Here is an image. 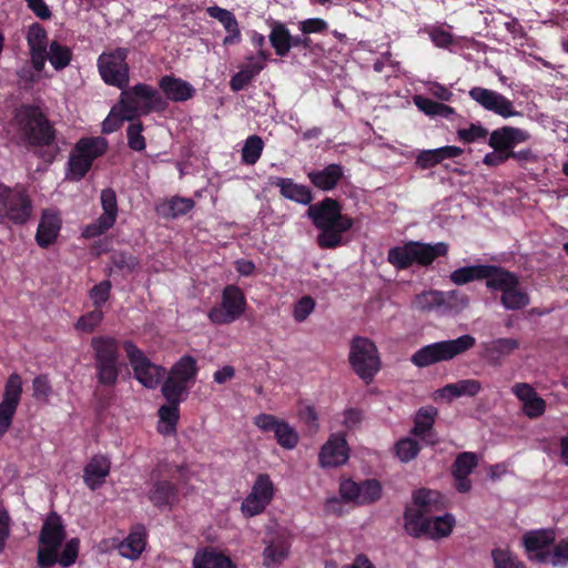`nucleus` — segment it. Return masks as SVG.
Here are the masks:
<instances>
[{
	"instance_id": "1",
	"label": "nucleus",
	"mask_w": 568,
	"mask_h": 568,
	"mask_svg": "<svg viewBox=\"0 0 568 568\" xmlns=\"http://www.w3.org/2000/svg\"><path fill=\"white\" fill-rule=\"evenodd\" d=\"M268 184L277 187L282 197L308 205L306 215L320 231L316 242L321 248L333 250L343 245V235L352 230L354 219L343 213L339 201L327 196L312 204L314 197L311 187L291 178L270 176Z\"/></svg>"
},
{
	"instance_id": "2",
	"label": "nucleus",
	"mask_w": 568,
	"mask_h": 568,
	"mask_svg": "<svg viewBox=\"0 0 568 568\" xmlns=\"http://www.w3.org/2000/svg\"><path fill=\"white\" fill-rule=\"evenodd\" d=\"M14 120L20 138L30 146L45 148L39 152V158L52 163L60 149L55 144V129L41 108L23 104L17 110Z\"/></svg>"
},
{
	"instance_id": "3",
	"label": "nucleus",
	"mask_w": 568,
	"mask_h": 568,
	"mask_svg": "<svg viewBox=\"0 0 568 568\" xmlns=\"http://www.w3.org/2000/svg\"><path fill=\"white\" fill-rule=\"evenodd\" d=\"M90 347L98 386L114 388L124 366L119 339L108 335L93 336Z\"/></svg>"
},
{
	"instance_id": "4",
	"label": "nucleus",
	"mask_w": 568,
	"mask_h": 568,
	"mask_svg": "<svg viewBox=\"0 0 568 568\" xmlns=\"http://www.w3.org/2000/svg\"><path fill=\"white\" fill-rule=\"evenodd\" d=\"M120 90L121 94L116 108L118 112L122 114V119L126 121H133L153 111H162L166 106V102L159 91L149 84L138 83L130 88L126 85Z\"/></svg>"
},
{
	"instance_id": "5",
	"label": "nucleus",
	"mask_w": 568,
	"mask_h": 568,
	"mask_svg": "<svg viewBox=\"0 0 568 568\" xmlns=\"http://www.w3.org/2000/svg\"><path fill=\"white\" fill-rule=\"evenodd\" d=\"M475 345L476 338L469 334H465L455 339L435 342L420 347L412 355L410 362L419 368L428 367L465 354Z\"/></svg>"
},
{
	"instance_id": "6",
	"label": "nucleus",
	"mask_w": 568,
	"mask_h": 568,
	"mask_svg": "<svg viewBox=\"0 0 568 568\" xmlns=\"http://www.w3.org/2000/svg\"><path fill=\"white\" fill-rule=\"evenodd\" d=\"M440 494L429 489H418L413 494L414 507H406L404 527L408 535L419 538L429 532V516L438 510Z\"/></svg>"
},
{
	"instance_id": "7",
	"label": "nucleus",
	"mask_w": 568,
	"mask_h": 568,
	"mask_svg": "<svg viewBox=\"0 0 568 568\" xmlns=\"http://www.w3.org/2000/svg\"><path fill=\"white\" fill-rule=\"evenodd\" d=\"M67 537L62 517L51 511L44 519L39 534L38 566L51 568L57 564L58 551Z\"/></svg>"
},
{
	"instance_id": "8",
	"label": "nucleus",
	"mask_w": 568,
	"mask_h": 568,
	"mask_svg": "<svg viewBox=\"0 0 568 568\" xmlns=\"http://www.w3.org/2000/svg\"><path fill=\"white\" fill-rule=\"evenodd\" d=\"M32 201L22 186L9 187L0 183V224H26L32 215Z\"/></svg>"
},
{
	"instance_id": "9",
	"label": "nucleus",
	"mask_w": 568,
	"mask_h": 568,
	"mask_svg": "<svg viewBox=\"0 0 568 568\" xmlns=\"http://www.w3.org/2000/svg\"><path fill=\"white\" fill-rule=\"evenodd\" d=\"M348 361L356 375L367 384L381 369L378 349L367 337L355 336L352 339Z\"/></svg>"
},
{
	"instance_id": "10",
	"label": "nucleus",
	"mask_w": 568,
	"mask_h": 568,
	"mask_svg": "<svg viewBox=\"0 0 568 568\" xmlns=\"http://www.w3.org/2000/svg\"><path fill=\"white\" fill-rule=\"evenodd\" d=\"M490 291L501 292L500 303L506 310L517 311L529 305L530 298L519 286L518 276L503 266H498L494 277L486 282Z\"/></svg>"
},
{
	"instance_id": "11",
	"label": "nucleus",
	"mask_w": 568,
	"mask_h": 568,
	"mask_svg": "<svg viewBox=\"0 0 568 568\" xmlns=\"http://www.w3.org/2000/svg\"><path fill=\"white\" fill-rule=\"evenodd\" d=\"M122 347L139 383L149 389H155L163 383L165 375L163 366L152 363L132 341H124Z\"/></svg>"
},
{
	"instance_id": "12",
	"label": "nucleus",
	"mask_w": 568,
	"mask_h": 568,
	"mask_svg": "<svg viewBox=\"0 0 568 568\" xmlns=\"http://www.w3.org/2000/svg\"><path fill=\"white\" fill-rule=\"evenodd\" d=\"M129 49L116 48L110 52H103L99 55L97 65L102 80L108 84L123 89L129 84V64L126 59Z\"/></svg>"
},
{
	"instance_id": "13",
	"label": "nucleus",
	"mask_w": 568,
	"mask_h": 568,
	"mask_svg": "<svg viewBox=\"0 0 568 568\" xmlns=\"http://www.w3.org/2000/svg\"><path fill=\"white\" fill-rule=\"evenodd\" d=\"M246 298L243 291L233 284L226 285L222 291L221 304L213 306L207 317L215 325L231 324L237 321L245 312Z\"/></svg>"
},
{
	"instance_id": "14",
	"label": "nucleus",
	"mask_w": 568,
	"mask_h": 568,
	"mask_svg": "<svg viewBox=\"0 0 568 568\" xmlns=\"http://www.w3.org/2000/svg\"><path fill=\"white\" fill-rule=\"evenodd\" d=\"M199 373V366L195 357L183 355L175 362L166 378L162 383L161 389H173L175 394L187 396L190 387L194 384Z\"/></svg>"
},
{
	"instance_id": "15",
	"label": "nucleus",
	"mask_w": 568,
	"mask_h": 568,
	"mask_svg": "<svg viewBox=\"0 0 568 568\" xmlns=\"http://www.w3.org/2000/svg\"><path fill=\"white\" fill-rule=\"evenodd\" d=\"M275 495V486L268 474H258L250 494L241 505L243 515L247 518L257 516L266 509Z\"/></svg>"
},
{
	"instance_id": "16",
	"label": "nucleus",
	"mask_w": 568,
	"mask_h": 568,
	"mask_svg": "<svg viewBox=\"0 0 568 568\" xmlns=\"http://www.w3.org/2000/svg\"><path fill=\"white\" fill-rule=\"evenodd\" d=\"M253 423L263 433H273L276 443L284 449H294L298 445L300 435L296 429L275 415L258 414Z\"/></svg>"
},
{
	"instance_id": "17",
	"label": "nucleus",
	"mask_w": 568,
	"mask_h": 568,
	"mask_svg": "<svg viewBox=\"0 0 568 568\" xmlns=\"http://www.w3.org/2000/svg\"><path fill=\"white\" fill-rule=\"evenodd\" d=\"M469 97L487 111H491L505 119L515 116L518 112L513 102L501 93L481 87H474Z\"/></svg>"
},
{
	"instance_id": "18",
	"label": "nucleus",
	"mask_w": 568,
	"mask_h": 568,
	"mask_svg": "<svg viewBox=\"0 0 568 568\" xmlns=\"http://www.w3.org/2000/svg\"><path fill=\"white\" fill-rule=\"evenodd\" d=\"M27 44L30 54V61L33 69L42 72L47 61V50L49 49L48 32L39 22H33L27 31Z\"/></svg>"
},
{
	"instance_id": "19",
	"label": "nucleus",
	"mask_w": 568,
	"mask_h": 568,
	"mask_svg": "<svg viewBox=\"0 0 568 568\" xmlns=\"http://www.w3.org/2000/svg\"><path fill=\"white\" fill-rule=\"evenodd\" d=\"M552 529H539L526 532L523 542L531 560L546 564L549 560L550 546L555 541Z\"/></svg>"
},
{
	"instance_id": "20",
	"label": "nucleus",
	"mask_w": 568,
	"mask_h": 568,
	"mask_svg": "<svg viewBox=\"0 0 568 568\" xmlns=\"http://www.w3.org/2000/svg\"><path fill=\"white\" fill-rule=\"evenodd\" d=\"M320 463L323 467L344 465L348 458V446L344 435L333 434L320 452Z\"/></svg>"
},
{
	"instance_id": "21",
	"label": "nucleus",
	"mask_w": 568,
	"mask_h": 568,
	"mask_svg": "<svg viewBox=\"0 0 568 568\" xmlns=\"http://www.w3.org/2000/svg\"><path fill=\"white\" fill-rule=\"evenodd\" d=\"M148 499L158 509H172L179 503V488L172 480L153 478Z\"/></svg>"
},
{
	"instance_id": "22",
	"label": "nucleus",
	"mask_w": 568,
	"mask_h": 568,
	"mask_svg": "<svg viewBox=\"0 0 568 568\" xmlns=\"http://www.w3.org/2000/svg\"><path fill=\"white\" fill-rule=\"evenodd\" d=\"M528 139L527 131L505 125L489 134L488 145L497 152L508 153V150H514L519 143L526 142Z\"/></svg>"
},
{
	"instance_id": "23",
	"label": "nucleus",
	"mask_w": 568,
	"mask_h": 568,
	"mask_svg": "<svg viewBox=\"0 0 568 568\" xmlns=\"http://www.w3.org/2000/svg\"><path fill=\"white\" fill-rule=\"evenodd\" d=\"M206 13L210 18L216 19L225 29L227 34L223 39L224 45H234L242 41L239 21L232 11L219 6H211L206 8Z\"/></svg>"
},
{
	"instance_id": "24",
	"label": "nucleus",
	"mask_w": 568,
	"mask_h": 568,
	"mask_svg": "<svg viewBox=\"0 0 568 568\" xmlns=\"http://www.w3.org/2000/svg\"><path fill=\"white\" fill-rule=\"evenodd\" d=\"M61 219L58 213L51 210H44L42 212L37 233V244L42 248H48L52 245L61 230Z\"/></svg>"
},
{
	"instance_id": "25",
	"label": "nucleus",
	"mask_w": 568,
	"mask_h": 568,
	"mask_svg": "<svg viewBox=\"0 0 568 568\" xmlns=\"http://www.w3.org/2000/svg\"><path fill=\"white\" fill-rule=\"evenodd\" d=\"M161 393L166 403L159 408L158 415L160 420L165 423V433L171 434L176 430L180 419V405L186 397L175 394L173 389H161Z\"/></svg>"
},
{
	"instance_id": "26",
	"label": "nucleus",
	"mask_w": 568,
	"mask_h": 568,
	"mask_svg": "<svg viewBox=\"0 0 568 568\" xmlns=\"http://www.w3.org/2000/svg\"><path fill=\"white\" fill-rule=\"evenodd\" d=\"M499 265L494 264H476L469 266H463L450 273V281L456 285H465L473 281L486 280L489 282Z\"/></svg>"
},
{
	"instance_id": "27",
	"label": "nucleus",
	"mask_w": 568,
	"mask_h": 568,
	"mask_svg": "<svg viewBox=\"0 0 568 568\" xmlns=\"http://www.w3.org/2000/svg\"><path fill=\"white\" fill-rule=\"evenodd\" d=\"M111 463L102 456H93L83 469V481L90 490H97L104 483L110 474Z\"/></svg>"
},
{
	"instance_id": "28",
	"label": "nucleus",
	"mask_w": 568,
	"mask_h": 568,
	"mask_svg": "<svg viewBox=\"0 0 568 568\" xmlns=\"http://www.w3.org/2000/svg\"><path fill=\"white\" fill-rule=\"evenodd\" d=\"M159 88L172 102H185L195 94V89L190 82L174 75H163L159 80Z\"/></svg>"
},
{
	"instance_id": "29",
	"label": "nucleus",
	"mask_w": 568,
	"mask_h": 568,
	"mask_svg": "<svg viewBox=\"0 0 568 568\" xmlns=\"http://www.w3.org/2000/svg\"><path fill=\"white\" fill-rule=\"evenodd\" d=\"M310 182L318 190L328 192L334 190L344 178V168L341 164L332 163L322 170L308 172Z\"/></svg>"
},
{
	"instance_id": "30",
	"label": "nucleus",
	"mask_w": 568,
	"mask_h": 568,
	"mask_svg": "<svg viewBox=\"0 0 568 568\" xmlns=\"http://www.w3.org/2000/svg\"><path fill=\"white\" fill-rule=\"evenodd\" d=\"M463 149L455 145H446L432 150H423L416 156L415 164L422 170H428L444 160L454 159L463 154Z\"/></svg>"
},
{
	"instance_id": "31",
	"label": "nucleus",
	"mask_w": 568,
	"mask_h": 568,
	"mask_svg": "<svg viewBox=\"0 0 568 568\" xmlns=\"http://www.w3.org/2000/svg\"><path fill=\"white\" fill-rule=\"evenodd\" d=\"M481 357L491 364H499L505 356L519 347V342L511 337H500L481 344Z\"/></svg>"
},
{
	"instance_id": "32",
	"label": "nucleus",
	"mask_w": 568,
	"mask_h": 568,
	"mask_svg": "<svg viewBox=\"0 0 568 568\" xmlns=\"http://www.w3.org/2000/svg\"><path fill=\"white\" fill-rule=\"evenodd\" d=\"M414 263L420 266H429L436 258L446 256L449 245L445 242L423 243L412 241Z\"/></svg>"
},
{
	"instance_id": "33",
	"label": "nucleus",
	"mask_w": 568,
	"mask_h": 568,
	"mask_svg": "<svg viewBox=\"0 0 568 568\" xmlns=\"http://www.w3.org/2000/svg\"><path fill=\"white\" fill-rule=\"evenodd\" d=\"M146 532L145 528L142 525L136 526L133 530L130 531L128 537L122 540L118 550L122 557L136 559L140 557L142 551L146 545Z\"/></svg>"
},
{
	"instance_id": "34",
	"label": "nucleus",
	"mask_w": 568,
	"mask_h": 568,
	"mask_svg": "<svg viewBox=\"0 0 568 568\" xmlns=\"http://www.w3.org/2000/svg\"><path fill=\"white\" fill-rule=\"evenodd\" d=\"M437 415V410L433 406L428 407H422L418 409L415 419H414V427L412 429V434L418 437H429L427 440L428 444L435 445L437 443L436 439H433V426L435 423V417Z\"/></svg>"
},
{
	"instance_id": "35",
	"label": "nucleus",
	"mask_w": 568,
	"mask_h": 568,
	"mask_svg": "<svg viewBox=\"0 0 568 568\" xmlns=\"http://www.w3.org/2000/svg\"><path fill=\"white\" fill-rule=\"evenodd\" d=\"M193 568H235V566L224 554L207 548L195 554Z\"/></svg>"
},
{
	"instance_id": "36",
	"label": "nucleus",
	"mask_w": 568,
	"mask_h": 568,
	"mask_svg": "<svg viewBox=\"0 0 568 568\" xmlns=\"http://www.w3.org/2000/svg\"><path fill=\"white\" fill-rule=\"evenodd\" d=\"M291 32L288 28L280 22L272 23V30L268 36L270 43L278 57H286L291 51Z\"/></svg>"
},
{
	"instance_id": "37",
	"label": "nucleus",
	"mask_w": 568,
	"mask_h": 568,
	"mask_svg": "<svg viewBox=\"0 0 568 568\" xmlns=\"http://www.w3.org/2000/svg\"><path fill=\"white\" fill-rule=\"evenodd\" d=\"M290 545L285 539L272 540L263 550V564L266 568H274L288 556Z\"/></svg>"
},
{
	"instance_id": "38",
	"label": "nucleus",
	"mask_w": 568,
	"mask_h": 568,
	"mask_svg": "<svg viewBox=\"0 0 568 568\" xmlns=\"http://www.w3.org/2000/svg\"><path fill=\"white\" fill-rule=\"evenodd\" d=\"M195 205L190 197L173 196L163 204L158 206V212L166 219H175L187 214Z\"/></svg>"
},
{
	"instance_id": "39",
	"label": "nucleus",
	"mask_w": 568,
	"mask_h": 568,
	"mask_svg": "<svg viewBox=\"0 0 568 568\" xmlns=\"http://www.w3.org/2000/svg\"><path fill=\"white\" fill-rule=\"evenodd\" d=\"M47 54V60H49L55 71L65 69L73 58L72 50L57 40L50 42Z\"/></svg>"
},
{
	"instance_id": "40",
	"label": "nucleus",
	"mask_w": 568,
	"mask_h": 568,
	"mask_svg": "<svg viewBox=\"0 0 568 568\" xmlns=\"http://www.w3.org/2000/svg\"><path fill=\"white\" fill-rule=\"evenodd\" d=\"M75 151L85 155L91 163L102 156L108 150V142L104 138H82L75 144Z\"/></svg>"
},
{
	"instance_id": "41",
	"label": "nucleus",
	"mask_w": 568,
	"mask_h": 568,
	"mask_svg": "<svg viewBox=\"0 0 568 568\" xmlns=\"http://www.w3.org/2000/svg\"><path fill=\"white\" fill-rule=\"evenodd\" d=\"M263 69V62H250L231 78V90L234 92L244 90Z\"/></svg>"
},
{
	"instance_id": "42",
	"label": "nucleus",
	"mask_w": 568,
	"mask_h": 568,
	"mask_svg": "<svg viewBox=\"0 0 568 568\" xmlns=\"http://www.w3.org/2000/svg\"><path fill=\"white\" fill-rule=\"evenodd\" d=\"M387 261L396 270H407L414 264L412 241L388 250Z\"/></svg>"
},
{
	"instance_id": "43",
	"label": "nucleus",
	"mask_w": 568,
	"mask_h": 568,
	"mask_svg": "<svg viewBox=\"0 0 568 568\" xmlns=\"http://www.w3.org/2000/svg\"><path fill=\"white\" fill-rule=\"evenodd\" d=\"M457 295L455 292L428 291L418 294L415 300L416 306L422 311H430L443 307L447 296Z\"/></svg>"
},
{
	"instance_id": "44",
	"label": "nucleus",
	"mask_w": 568,
	"mask_h": 568,
	"mask_svg": "<svg viewBox=\"0 0 568 568\" xmlns=\"http://www.w3.org/2000/svg\"><path fill=\"white\" fill-rule=\"evenodd\" d=\"M93 163L85 158L84 154L77 152L75 150L70 154L68 161V178L72 181L82 180L90 171Z\"/></svg>"
},
{
	"instance_id": "45",
	"label": "nucleus",
	"mask_w": 568,
	"mask_h": 568,
	"mask_svg": "<svg viewBox=\"0 0 568 568\" xmlns=\"http://www.w3.org/2000/svg\"><path fill=\"white\" fill-rule=\"evenodd\" d=\"M263 149L264 142L260 135L247 136L242 148V162L246 165H254L260 160Z\"/></svg>"
},
{
	"instance_id": "46",
	"label": "nucleus",
	"mask_w": 568,
	"mask_h": 568,
	"mask_svg": "<svg viewBox=\"0 0 568 568\" xmlns=\"http://www.w3.org/2000/svg\"><path fill=\"white\" fill-rule=\"evenodd\" d=\"M455 525V518L452 514H445L432 518L429 516V532L427 536L433 539L447 537L450 535Z\"/></svg>"
},
{
	"instance_id": "47",
	"label": "nucleus",
	"mask_w": 568,
	"mask_h": 568,
	"mask_svg": "<svg viewBox=\"0 0 568 568\" xmlns=\"http://www.w3.org/2000/svg\"><path fill=\"white\" fill-rule=\"evenodd\" d=\"M478 459L475 453L463 452L457 455L453 466V476H469L473 470L477 467Z\"/></svg>"
},
{
	"instance_id": "48",
	"label": "nucleus",
	"mask_w": 568,
	"mask_h": 568,
	"mask_svg": "<svg viewBox=\"0 0 568 568\" xmlns=\"http://www.w3.org/2000/svg\"><path fill=\"white\" fill-rule=\"evenodd\" d=\"M22 392V377L18 373H12L6 382L2 402L19 406Z\"/></svg>"
},
{
	"instance_id": "49",
	"label": "nucleus",
	"mask_w": 568,
	"mask_h": 568,
	"mask_svg": "<svg viewBox=\"0 0 568 568\" xmlns=\"http://www.w3.org/2000/svg\"><path fill=\"white\" fill-rule=\"evenodd\" d=\"M358 505H369L382 497V485L376 479H366L361 481Z\"/></svg>"
},
{
	"instance_id": "50",
	"label": "nucleus",
	"mask_w": 568,
	"mask_h": 568,
	"mask_svg": "<svg viewBox=\"0 0 568 568\" xmlns=\"http://www.w3.org/2000/svg\"><path fill=\"white\" fill-rule=\"evenodd\" d=\"M491 558L495 568H526L525 562L508 549H493Z\"/></svg>"
},
{
	"instance_id": "51",
	"label": "nucleus",
	"mask_w": 568,
	"mask_h": 568,
	"mask_svg": "<svg viewBox=\"0 0 568 568\" xmlns=\"http://www.w3.org/2000/svg\"><path fill=\"white\" fill-rule=\"evenodd\" d=\"M420 452V446L416 439L405 437L396 442L395 454L403 463L413 460Z\"/></svg>"
},
{
	"instance_id": "52",
	"label": "nucleus",
	"mask_w": 568,
	"mask_h": 568,
	"mask_svg": "<svg viewBox=\"0 0 568 568\" xmlns=\"http://www.w3.org/2000/svg\"><path fill=\"white\" fill-rule=\"evenodd\" d=\"M144 130L143 123L135 119L126 129L128 145L131 150L141 152L145 150L146 143L142 132Z\"/></svg>"
},
{
	"instance_id": "53",
	"label": "nucleus",
	"mask_w": 568,
	"mask_h": 568,
	"mask_svg": "<svg viewBox=\"0 0 568 568\" xmlns=\"http://www.w3.org/2000/svg\"><path fill=\"white\" fill-rule=\"evenodd\" d=\"M110 261L114 267L128 273H132L140 266L139 257L126 251H114Z\"/></svg>"
},
{
	"instance_id": "54",
	"label": "nucleus",
	"mask_w": 568,
	"mask_h": 568,
	"mask_svg": "<svg viewBox=\"0 0 568 568\" xmlns=\"http://www.w3.org/2000/svg\"><path fill=\"white\" fill-rule=\"evenodd\" d=\"M101 205L103 209L102 217L112 222L116 221L118 216V200L115 191L111 187L104 189L101 192Z\"/></svg>"
},
{
	"instance_id": "55",
	"label": "nucleus",
	"mask_w": 568,
	"mask_h": 568,
	"mask_svg": "<svg viewBox=\"0 0 568 568\" xmlns=\"http://www.w3.org/2000/svg\"><path fill=\"white\" fill-rule=\"evenodd\" d=\"M102 310L95 308L84 315H82L77 324L75 328L84 333H92L103 321Z\"/></svg>"
},
{
	"instance_id": "56",
	"label": "nucleus",
	"mask_w": 568,
	"mask_h": 568,
	"mask_svg": "<svg viewBox=\"0 0 568 568\" xmlns=\"http://www.w3.org/2000/svg\"><path fill=\"white\" fill-rule=\"evenodd\" d=\"M111 282L109 280L102 281L99 284L94 285L90 292L89 296L93 303L95 308L102 310V306L110 298L111 294Z\"/></svg>"
},
{
	"instance_id": "57",
	"label": "nucleus",
	"mask_w": 568,
	"mask_h": 568,
	"mask_svg": "<svg viewBox=\"0 0 568 568\" xmlns=\"http://www.w3.org/2000/svg\"><path fill=\"white\" fill-rule=\"evenodd\" d=\"M80 540L78 538H71L68 540L62 549V552L58 554V560L62 567L72 566L79 556Z\"/></svg>"
},
{
	"instance_id": "58",
	"label": "nucleus",
	"mask_w": 568,
	"mask_h": 568,
	"mask_svg": "<svg viewBox=\"0 0 568 568\" xmlns=\"http://www.w3.org/2000/svg\"><path fill=\"white\" fill-rule=\"evenodd\" d=\"M488 130L479 123H471L469 128L458 129L457 138L464 143H473L477 140L486 139Z\"/></svg>"
},
{
	"instance_id": "59",
	"label": "nucleus",
	"mask_w": 568,
	"mask_h": 568,
	"mask_svg": "<svg viewBox=\"0 0 568 568\" xmlns=\"http://www.w3.org/2000/svg\"><path fill=\"white\" fill-rule=\"evenodd\" d=\"M552 566H565L568 562V537L561 539L549 551V560Z\"/></svg>"
},
{
	"instance_id": "60",
	"label": "nucleus",
	"mask_w": 568,
	"mask_h": 568,
	"mask_svg": "<svg viewBox=\"0 0 568 568\" xmlns=\"http://www.w3.org/2000/svg\"><path fill=\"white\" fill-rule=\"evenodd\" d=\"M315 308V301L306 295L298 300L294 306L293 316L298 323L304 322Z\"/></svg>"
},
{
	"instance_id": "61",
	"label": "nucleus",
	"mask_w": 568,
	"mask_h": 568,
	"mask_svg": "<svg viewBox=\"0 0 568 568\" xmlns=\"http://www.w3.org/2000/svg\"><path fill=\"white\" fill-rule=\"evenodd\" d=\"M114 224L112 222L104 220L102 216H99L95 221L84 227L82 235L85 239H94L104 234Z\"/></svg>"
},
{
	"instance_id": "62",
	"label": "nucleus",
	"mask_w": 568,
	"mask_h": 568,
	"mask_svg": "<svg viewBox=\"0 0 568 568\" xmlns=\"http://www.w3.org/2000/svg\"><path fill=\"white\" fill-rule=\"evenodd\" d=\"M545 410L546 402L544 398L538 396V394L530 398L529 400L523 403L524 414L531 419L540 417L541 415H544Z\"/></svg>"
},
{
	"instance_id": "63",
	"label": "nucleus",
	"mask_w": 568,
	"mask_h": 568,
	"mask_svg": "<svg viewBox=\"0 0 568 568\" xmlns=\"http://www.w3.org/2000/svg\"><path fill=\"white\" fill-rule=\"evenodd\" d=\"M361 483H356L352 479H346L341 483L339 494L345 501L358 503Z\"/></svg>"
},
{
	"instance_id": "64",
	"label": "nucleus",
	"mask_w": 568,
	"mask_h": 568,
	"mask_svg": "<svg viewBox=\"0 0 568 568\" xmlns=\"http://www.w3.org/2000/svg\"><path fill=\"white\" fill-rule=\"evenodd\" d=\"M328 29V23L321 18H311L300 23V30L303 34L323 33Z\"/></svg>"
}]
</instances>
